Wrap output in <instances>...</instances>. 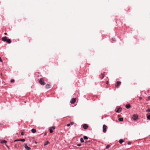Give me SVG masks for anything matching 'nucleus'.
I'll list each match as a JSON object with an SVG mask.
<instances>
[{
	"mask_svg": "<svg viewBox=\"0 0 150 150\" xmlns=\"http://www.w3.org/2000/svg\"><path fill=\"white\" fill-rule=\"evenodd\" d=\"M132 119L134 120H136L138 119V115H137L134 114L133 115Z\"/></svg>",
	"mask_w": 150,
	"mask_h": 150,
	"instance_id": "f257e3e1",
	"label": "nucleus"
},
{
	"mask_svg": "<svg viewBox=\"0 0 150 150\" xmlns=\"http://www.w3.org/2000/svg\"><path fill=\"white\" fill-rule=\"evenodd\" d=\"M106 128L107 126L105 125H103V131L104 133H105L106 132Z\"/></svg>",
	"mask_w": 150,
	"mask_h": 150,
	"instance_id": "f03ea898",
	"label": "nucleus"
},
{
	"mask_svg": "<svg viewBox=\"0 0 150 150\" xmlns=\"http://www.w3.org/2000/svg\"><path fill=\"white\" fill-rule=\"evenodd\" d=\"M39 83L40 84L42 85H44L45 84L44 81L41 79H40L39 81Z\"/></svg>",
	"mask_w": 150,
	"mask_h": 150,
	"instance_id": "7ed1b4c3",
	"label": "nucleus"
},
{
	"mask_svg": "<svg viewBox=\"0 0 150 150\" xmlns=\"http://www.w3.org/2000/svg\"><path fill=\"white\" fill-rule=\"evenodd\" d=\"M55 127H50L49 129L50 132V133H52L53 132V130L54 129Z\"/></svg>",
	"mask_w": 150,
	"mask_h": 150,
	"instance_id": "20e7f679",
	"label": "nucleus"
},
{
	"mask_svg": "<svg viewBox=\"0 0 150 150\" xmlns=\"http://www.w3.org/2000/svg\"><path fill=\"white\" fill-rule=\"evenodd\" d=\"M24 147L27 150H29L30 149V148L28 147L26 144H24Z\"/></svg>",
	"mask_w": 150,
	"mask_h": 150,
	"instance_id": "39448f33",
	"label": "nucleus"
},
{
	"mask_svg": "<svg viewBox=\"0 0 150 150\" xmlns=\"http://www.w3.org/2000/svg\"><path fill=\"white\" fill-rule=\"evenodd\" d=\"M122 110V108H119L117 109L116 110H115V111L118 113H120V112Z\"/></svg>",
	"mask_w": 150,
	"mask_h": 150,
	"instance_id": "423d86ee",
	"label": "nucleus"
},
{
	"mask_svg": "<svg viewBox=\"0 0 150 150\" xmlns=\"http://www.w3.org/2000/svg\"><path fill=\"white\" fill-rule=\"evenodd\" d=\"M76 99L75 98H72L70 100V103L71 104H74L76 101Z\"/></svg>",
	"mask_w": 150,
	"mask_h": 150,
	"instance_id": "0eeeda50",
	"label": "nucleus"
},
{
	"mask_svg": "<svg viewBox=\"0 0 150 150\" xmlns=\"http://www.w3.org/2000/svg\"><path fill=\"white\" fill-rule=\"evenodd\" d=\"M117 84L116 85V87H117V88L121 84V82L120 81H117V82L116 83Z\"/></svg>",
	"mask_w": 150,
	"mask_h": 150,
	"instance_id": "6e6552de",
	"label": "nucleus"
},
{
	"mask_svg": "<svg viewBox=\"0 0 150 150\" xmlns=\"http://www.w3.org/2000/svg\"><path fill=\"white\" fill-rule=\"evenodd\" d=\"M18 141H21L24 142L25 141V139H16V140H15L14 141V142H16Z\"/></svg>",
	"mask_w": 150,
	"mask_h": 150,
	"instance_id": "1a4fd4ad",
	"label": "nucleus"
},
{
	"mask_svg": "<svg viewBox=\"0 0 150 150\" xmlns=\"http://www.w3.org/2000/svg\"><path fill=\"white\" fill-rule=\"evenodd\" d=\"M7 38L6 37H4L2 38V40L4 41H6Z\"/></svg>",
	"mask_w": 150,
	"mask_h": 150,
	"instance_id": "9d476101",
	"label": "nucleus"
},
{
	"mask_svg": "<svg viewBox=\"0 0 150 150\" xmlns=\"http://www.w3.org/2000/svg\"><path fill=\"white\" fill-rule=\"evenodd\" d=\"M88 126L86 124H84L83 125V128L85 129H86L88 128Z\"/></svg>",
	"mask_w": 150,
	"mask_h": 150,
	"instance_id": "9b49d317",
	"label": "nucleus"
},
{
	"mask_svg": "<svg viewBox=\"0 0 150 150\" xmlns=\"http://www.w3.org/2000/svg\"><path fill=\"white\" fill-rule=\"evenodd\" d=\"M50 87H51V85L49 84H47L45 86L46 88L47 89H48V88H50Z\"/></svg>",
	"mask_w": 150,
	"mask_h": 150,
	"instance_id": "f8f14e48",
	"label": "nucleus"
},
{
	"mask_svg": "<svg viewBox=\"0 0 150 150\" xmlns=\"http://www.w3.org/2000/svg\"><path fill=\"white\" fill-rule=\"evenodd\" d=\"M6 41L8 44L10 43L11 42V40L9 39H7Z\"/></svg>",
	"mask_w": 150,
	"mask_h": 150,
	"instance_id": "ddd939ff",
	"label": "nucleus"
},
{
	"mask_svg": "<svg viewBox=\"0 0 150 150\" xmlns=\"http://www.w3.org/2000/svg\"><path fill=\"white\" fill-rule=\"evenodd\" d=\"M31 131L33 133H35L36 132V130L34 129H31Z\"/></svg>",
	"mask_w": 150,
	"mask_h": 150,
	"instance_id": "4468645a",
	"label": "nucleus"
},
{
	"mask_svg": "<svg viewBox=\"0 0 150 150\" xmlns=\"http://www.w3.org/2000/svg\"><path fill=\"white\" fill-rule=\"evenodd\" d=\"M126 107L127 109H129L130 107V105L129 104H127L126 105Z\"/></svg>",
	"mask_w": 150,
	"mask_h": 150,
	"instance_id": "2eb2a0df",
	"label": "nucleus"
},
{
	"mask_svg": "<svg viewBox=\"0 0 150 150\" xmlns=\"http://www.w3.org/2000/svg\"><path fill=\"white\" fill-rule=\"evenodd\" d=\"M1 143L2 144L6 143H7V141L6 140H1Z\"/></svg>",
	"mask_w": 150,
	"mask_h": 150,
	"instance_id": "dca6fc26",
	"label": "nucleus"
},
{
	"mask_svg": "<svg viewBox=\"0 0 150 150\" xmlns=\"http://www.w3.org/2000/svg\"><path fill=\"white\" fill-rule=\"evenodd\" d=\"M123 118L122 117H121V118H119L118 119V120L120 121H123Z\"/></svg>",
	"mask_w": 150,
	"mask_h": 150,
	"instance_id": "f3484780",
	"label": "nucleus"
},
{
	"mask_svg": "<svg viewBox=\"0 0 150 150\" xmlns=\"http://www.w3.org/2000/svg\"><path fill=\"white\" fill-rule=\"evenodd\" d=\"M123 142H124V141L122 139H120L119 141V142L120 143V144L122 143Z\"/></svg>",
	"mask_w": 150,
	"mask_h": 150,
	"instance_id": "a211bd4d",
	"label": "nucleus"
},
{
	"mask_svg": "<svg viewBox=\"0 0 150 150\" xmlns=\"http://www.w3.org/2000/svg\"><path fill=\"white\" fill-rule=\"evenodd\" d=\"M80 141L81 142H84V140L82 138H81L80 139Z\"/></svg>",
	"mask_w": 150,
	"mask_h": 150,
	"instance_id": "6ab92c4d",
	"label": "nucleus"
},
{
	"mask_svg": "<svg viewBox=\"0 0 150 150\" xmlns=\"http://www.w3.org/2000/svg\"><path fill=\"white\" fill-rule=\"evenodd\" d=\"M101 78L103 79L104 78V75L103 74L101 73Z\"/></svg>",
	"mask_w": 150,
	"mask_h": 150,
	"instance_id": "aec40b11",
	"label": "nucleus"
},
{
	"mask_svg": "<svg viewBox=\"0 0 150 150\" xmlns=\"http://www.w3.org/2000/svg\"><path fill=\"white\" fill-rule=\"evenodd\" d=\"M83 139H88V137L86 136H84L83 137Z\"/></svg>",
	"mask_w": 150,
	"mask_h": 150,
	"instance_id": "412c9836",
	"label": "nucleus"
},
{
	"mask_svg": "<svg viewBox=\"0 0 150 150\" xmlns=\"http://www.w3.org/2000/svg\"><path fill=\"white\" fill-rule=\"evenodd\" d=\"M49 143V142L48 141H46V143L44 144V146H46L47 145L48 143Z\"/></svg>",
	"mask_w": 150,
	"mask_h": 150,
	"instance_id": "4be33fe9",
	"label": "nucleus"
},
{
	"mask_svg": "<svg viewBox=\"0 0 150 150\" xmlns=\"http://www.w3.org/2000/svg\"><path fill=\"white\" fill-rule=\"evenodd\" d=\"M147 118L148 120H150V115H147Z\"/></svg>",
	"mask_w": 150,
	"mask_h": 150,
	"instance_id": "5701e85b",
	"label": "nucleus"
},
{
	"mask_svg": "<svg viewBox=\"0 0 150 150\" xmlns=\"http://www.w3.org/2000/svg\"><path fill=\"white\" fill-rule=\"evenodd\" d=\"M110 147V145H108L106 146V149H108Z\"/></svg>",
	"mask_w": 150,
	"mask_h": 150,
	"instance_id": "b1692460",
	"label": "nucleus"
},
{
	"mask_svg": "<svg viewBox=\"0 0 150 150\" xmlns=\"http://www.w3.org/2000/svg\"><path fill=\"white\" fill-rule=\"evenodd\" d=\"M146 112H150V109H148V110H146Z\"/></svg>",
	"mask_w": 150,
	"mask_h": 150,
	"instance_id": "393cba45",
	"label": "nucleus"
},
{
	"mask_svg": "<svg viewBox=\"0 0 150 150\" xmlns=\"http://www.w3.org/2000/svg\"><path fill=\"white\" fill-rule=\"evenodd\" d=\"M74 124V122H72L70 123V125H72Z\"/></svg>",
	"mask_w": 150,
	"mask_h": 150,
	"instance_id": "a878e982",
	"label": "nucleus"
},
{
	"mask_svg": "<svg viewBox=\"0 0 150 150\" xmlns=\"http://www.w3.org/2000/svg\"><path fill=\"white\" fill-rule=\"evenodd\" d=\"M14 81V80L13 79H12L11 80V83H12V82H13Z\"/></svg>",
	"mask_w": 150,
	"mask_h": 150,
	"instance_id": "bb28decb",
	"label": "nucleus"
},
{
	"mask_svg": "<svg viewBox=\"0 0 150 150\" xmlns=\"http://www.w3.org/2000/svg\"><path fill=\"white\" fill-rule=\"evenodd\" d=\"M70 124H67V126L69 127V126H70Z\"/></svg>",
	"mask_w": 150,
	"mask_h": 150,
	"instance_id": "cd10ccee",
	"label": "nucleus"
},
{
	"mask_svg": "<svg viewBox=\"0 0 150 150\" xmlns=\"http://www.w3.org/2000/svg\"><path fill=\"white\" fill-rule=\"evenodd\" d=\"M21 135H24V133H23V132H22L21 133Z\"/></svg>",
	"mask_w": 150,
	"mask_h": 150,
	"instance_id": "c85d7f7f",
	"label": "nucleus"
},
{
	"mask_svg": "<svg viewBox=\"0 0 150 150\" xmlns=\"http://www.w3.org/2000/svg\"><path fill=\"white\" fill-rule=\"evenodd\" d=\"M0 62H2V60L1 59V57H0Z\"/></svg>",
	"mask_w": 150,
	"mask_h": 150,
	"instance_id": "c756f323",
	"label": "nucleus"
},
{
	"mask_svg": "<svg viewBox=\"0 0 150 150\" xmlns=\"http://www.w3.org/2000/svg\"><path fill=\"white\" fill-rule=\"evenodd\" d=\"M81 144H77V146H81Z\"/></svg>",
	"mask_w": 150,
	"mask_h": 150,
	"instance_id": "7c9ffc66",
	"label": "nucleus"
},
{
	"mask_svg": "<svg viewBox=\"0 0 150 150\" xmlns=\"http://www.w3.org/2000/svg\"><path fill=\"white\" fill-rule=\"evenodd\" d=\"M148 98L149 100H150V96L148 97Z\"/></svg>",
	"mask_w": 150,
	"mask_h": 150,
	"instance_id": "2f4dec72",
	"label": "nucleus"
},
{
	"mask_svg": "<svg viewBox=\"0 0 150 150\" xmlns=\"http://www.w3.org/2000/svg\"><path fill=\"white\" fill-rule=\"evenodd\" d=\"M139 99H142V97H139Z\"/></svg>",
	"mask_w": 150,
	"mask_h": 150,
	"instance_id": "473e14b6",
	"label": "nucleus"
},
{
	"mask_svg": "<svg viewBox=\"0 0 150 150\" xmlns=\"http://www.w3.org/2000/svg\"><path fill=\"white\" fill-rule=\"evenodd\" d=\"M131 144V142H128V145H129V144Z\"/></svg>",
	"mask_w": 150,
	"mask_h": 150,
	"instance_id": "72a5a7b5",
	"label": "nucleus"
},
{
	"mask_svg": "<svg viewBox=\"0 0 150 150\" xmlns=\"http://www.w3.org/2000/svg\"><path fill=\"white\" fill-rule=\"evenodd\" d=\"M108 83H109L108 81L107 82V84H108Z\"/></svg>",
	"mask_w": 150,
	"mask_h": 150,
	"instance_id": "f704fd0d",
	"label": "nucleus"
},
{
	"mask_svg": "<svg viewBox=\"0 0 150 150\" xmlns=\"http://www.w3.org/2000/svg\"><path fill=\"white\" fill-rule=\"evenodd\" d=\"M4 34H5V35H6L7 34V33H4Z\"/></svg>",
	"mask_w": 150,
	"mask_h": 150,
	"instance_id": "c9c22d12",
	"label": "nucleus"
},
{
	"mask_svg": "<svg viewBox=\"0 0 150 150\" xmlns=\"http://www.w3.org/2000/svg\"><path fill=\"white\" fill-rule=\"evenodd\" d=\"M6 146H8L7 145H6Z\"/></svg>",
	"mask_w": 150,
	"mask_h": 150,
	"instance_id": "e433bc0d",
	"label": "nucleus"
}]
</instances>
